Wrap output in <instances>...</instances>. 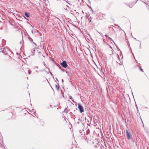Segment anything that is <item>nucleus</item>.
Listing matches in <instances>:
<instances>
[{
  "label": "nucleus",
  "instance_id": "1",
  "mask_svg": "<svg viewBox=\"0 0 149 149\" xmlns=\"http://www.w3.org/2000/svg\"><path fill=\"white\" fill-rule=\"evenodd\" d=\"M126 133L127 134V138L128 139H130L132 138V136L131 134L130 133L128 132L127 131H126Z\"/></svg>",
  "mask_w": 149,
  "mask_h": 149
},
{
  "label": "nucleus",
  "instance_id": "2",
  "mask_svg": "<svg viewBox=\"0 0 149 149\" xmlns=\"http://www.w3.org/2000/svg\"><path fill=\"white\" fill-rule=\"evenodd\" d=\"M61 65L64 68H66L68 66L66 62L65 61H63V62L61 63Z\"/></svg>",
  "mask_w": 149,
  "mask_h": 149
},
{
  "label": "nucleus",
  "instance_id": "3",
  "mask_svg": "<svg viewBox=\"0 0 149 149\" xmlns=\"http://www.w3.org/2000/svg\"><path fill=\"white\" fill-rule=\"evenodd\" d=\"M78 108L79 110L80 113H82L84 111L83 108L81 106L80 104H78Z\"/></svg>",
  "mask_w": 149,
  "mask_h": 149
},
{
  "label": "nucleus",
  "instance_id": "4",
  "mask_svg": "<svg viewBox=\"0 0 149 149\" xmlns=\"http://www.w3.org/2000/svg\"><path fill=\"white\" fill-rule=\"evenodd\" d=\"M25 15L26 16L28 17H29V16L28 13H27V12L25 13Z\"/></svg>",
  "mask_w": 149,
  "mask_h": 149
},
{
  "label": "nucleus",
  "instance_id": "5",
  "mask_svg": "<svg viewBox=\"0 0 149 149\" xmlns=\"http://www.w3.org/2000/svg\"><path fill=\"white\" fill-rule=\"evenodd\" d=\"M141 70L143 71L142 69H141Z\"/></svg>",
  "mask_w": 149,
  "mask_h": 149
}]
</instances>
